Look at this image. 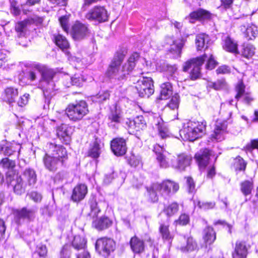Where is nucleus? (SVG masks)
Wrapping results in <instances>:
<instances>
[{"label": "nucleus", "mask_w": 258, "mask_h": 258, "mask_svg": "<svg viewBox=\"0 0 258 258\" xmlns=\"http://www.w3.org/2000/svg\"><path fill=\"white\" fill-rule=\"evenodd\" d=\"M189 221V216L185 214H182L179 217L176 222L181 225H185L188 223Z\"/></svg>", "instance_id": "56"}, {"label": "nucleus", "mask_w": 258, "mask_h": 258, "mask_svg": "<svg viewBox=\"0 0 258 258\" xmlns=\"http://www.w3.org/2000/svg\"><path fill=\"white\" fill-rule=\"evenodd\" d=\"M110 94L108 91L99 92L94 97V101L99 103H102L103 101L109 99Z\"/></svg>", "instance_id": "47"}, {"label": "nucleus", "mask_w": 258, "mask_h": 258, "mask_svg": "<svg viewBox=\"0 0 258 258\" xmlns=\"http://www.w3.org/2000/svg\"><path fill=\"white\" fill-rule=\"evenodd\" d=\"M109 119L112 121L116 123L120 122L121 117L119 112L116 110L112 111L110 115L109 116Z\"/></svg>", "instance_id": "58"}, {"label": "nucleus", "mask_w": 258, "mask_h": 258, "mask_svg": "<svg viewBox=\"0 0 258 258\" xmlns=\"http://www.w3.org/2000/svg\"><path fill=\"white\" fill-rule=\"evenodd\" d=\"M89 33V29L87 25L77 21L72 26L71 34L75 40L83 39Z\"/></svg>", "instance_id": "14"}, {"label": "nucleus", "mask_w": 258, "mask_h": 258, "mask_svg": "<svg viewBox=\"0 0 258 258\" xmlns=\"http://www.w3.org/2000/svg\"><path fill=\"white\" fill-rule=\"evenodd\" d=\"M136 126V131L143 130L146 126V122L143 116H138L134 119Z\"/></svg>", "instance_id": "49"}, {"label": "nucleus", "mask_w": 258, "mask_h": 258, "mask_svg": "<svg viewBox=\"0 0 258 258\" xmlns=\"http://www.w3.org/2000/svg\"><path fill=\"white\" fill-rule=\"evenodd\" d=\"M206 55V54H205ZM208 57H206L204 60H207V63L206 64V68L209 70H212L215 68L217 64V61L214 59V58L212 54L208 55Z\"/></svg>", "instance_id": "51"}, {"label": "nucleus", "mask_w": 258, "mask_h": 258, "mask_svg": "<svg viewBox=\"0 0 258 258\" xmlns=\"http://www.w3.org/2000/svg\"><path fill=\"white\" fill-rule=\"evenodd\" d=\"M43 19L36 16L28 18L23 21H21L16 24L15 30L19 33V36H21L25 33L26 30V27L28 25L35 24L36 25H40L42 23Z\"/></svg>", "instance_id": "13"}, {"label": "nucleus", "mask_w": 258, "mask_h": 258, "mask_svg": "<svg viewBox=\"0 0 258 258\" xmlns=\"http://www.w3.org/2000/svg\"><path fill=\"white\" fill-rule=\"evenodd\" d=\"M89 153L90 156L94 158H98L100 154V147L99 144L95 142Z\"/></svg>", "instance_id": "48"}, {"label": "nucleus", "mask_w": 258, "mask_h": 258, "mask_svg": "<svg viewBox=\"0 0 258 258\" xmlns=\"http://www.w3.org/2000/svg\"><path fill=\"white\" fill-rule=\"evenodd\" d=\"M227 129L225 122H217L213 134L211 137L217 141H221L224 139V136Z\"/></svg>", "instance_id": "24"}, {"label": "nucleus", "mask_w": 258, "mask_h": 258, "mask_svg": "<svg viewBox=\"0 0 258 258\" xmlns=\"http://www.w3.org/2000/svg\"><path fill=\"white\" fill-rule=\"evenodd\" d=\"M172 94V86L170 83H163L161 86V99H167Z\"/></svg>", "instance_id": "35"}, {"label": "nucleus", "mask_w": 258, "mask_h": 258, "mask_svg": "<svg viewBox=\"0 0 258 258\" xmlns=\"http://www.w3.org/2000/svg\"><path fill=\"white\" fill-rule=\"evenodd\" d=\"M210 42V38L208 35L202 33L196 36V44L198 50L207 48L208 47V43Z\"/></svg>", "instance_id": "27"}, {"label": "nucleus", "mask_w": 258, "mask_h": 258, "mask_svg": "<svg viewBox=\"0 0 258 258\" xmlns=\"http://www.w3.org/2000/svg\"><path fill=\"white\" fill-rule=\"evenodd\" d=\"M208 56L204 54L202 56L194 58L185 62L183 69L186 72L192 69L190 75L192 80L199 78L201 76V67L203 64L204 60Z\"/></svg>", "instance_id": "6"}, {"label": "nucleus", "mask_w": 258, "mask_h": 258, "mask_svg": "<svg viewBox=\"0 0 258 258\" xmlns=\"http://www.w3.org/2000/svg\"><path fill=\"white\" fill-rule=\"evenodd\" d=\"M166 43L170 45V50L177 54L181 53L185 41L183 39L174 40L171 37H167L165 39Z\"/></svg>", "instance_id": "18"}, {"label": "nucleus", "mask_w": 258, "mask_h": 258, "mask_svg": "<svg viewBox=\"0 0 258 258\" xmlns=\"http://www.w3.org/2000/svg\"><path fill=\"white\" fill-rule=\"evenodd\" d=\"M130 245L132 250L137 253H141L144 250V241L136 236L131 239Z\"/></svg>", "instance_id": "28"}, {"label": "nucleus", "mask_w": 258, "mask_h": 258, "mask_svg": "<svg viewBox=\"0 0 258 258\" xmlns=\"http://www.w3.org/2000/svg\"><path fill=\"white\" fill-rule=\"evenodd\" d=\"M168 227V225L161 224L159 228V231L163 239L169 241L172 238V236L169 231Z\"/></svg>", "instance_id": "39"}, {"label": "nucleus", "mask_w": 258, "mask_h": 258, "mask_svg": "<svg viewBox=\"0 0 258 258\" xmlns=\"http://www.w3.org/2000/svg\"><path fill=\"white\" fill-rule=\"evenodd\" d=\"M0 164L3 168L10 169L15 166V162L6 158L1 160Z\"/></svg>", "instance_id": "52"}, {"label": "nucleus", "mask_w": 258, "mask_h": 258, "mask_svg": "<svg viewBox=\"0 0 258 258\" xmlns=\"http://www.w3.org/2000/svg\"><path fill=\"white\" fill-rule=\"evenodd\" d=\"M33 68L41 73V79L40 81V85L43 90L44 96L45 98L49 99L54 94L53 93L54 85L52 79L55 74V72L52 69L41 64H35Z\"/></svg>", "instance_id": "3"}, {"label": "nucleus", "mask_w": 258, "mask_h": 258, "mask_svg": "<svg viewBox=\"0 0 258 258\" xmlns=\"http://www.w3.org/2000/svg\"><path fill=\"white\" fill-rule=\"evenodd\" d=\"M153 188L166 199L175 194L179 189V185L173 181L166 180L161 183L153 184Z\"/></svg>", "instance_id": "9"}, {"label": "nucleus", "mask_w": 258, "mask_h": 258, "mask_svg": "<svg viewBox=\"0 0 258 258\" xmlns=\"http://www.w3.org/2000/svg\"><path fill=\"white\" fill-rule=\"evenodd\" d=\"M72 84L76 86H81L82 85L83 80L79 75H75L71 78Z\"/></svg>", "instance_id": "61"}, {"label": "nucleus", "mask_w": 258, "mask_h": 258, "mask_svg": "<svg viewBox=\"0 0 258 258\" xmlns=\"http://www.w3.org/2000/svg\"><path fill=\"white\" fill-rule=\"evenodd\" d=\"M124 56L125 54L123 51H118L115 54L107 71V74L109 77L118 80L125 79L135 67L136 62L140 55L137 52L133 53L127 62L121 66Z\"/></svg>", "instance_id": "1"}, {"label": "nucleus", "mask_w": 258, "mask_h": 258, "mask_svg": "<svg viewBox=\"0 0 258 258\" xmlns=\"http://www.w3.org/2000/svg\"><path fill=\"white\" fill-rule=\"evenodd\" d=\"M60 25L62 29L66 32L69 31L68 17L66 16H62L59 19Z\"/></svg>", "instance_id": "55"}, {"label": "nucleus", "mask_w": 258, "mask_h": 258, "mask_svg": "<svg viewBox=\"0 0 258 258\" xmlns=\"http://www.w3.org/2000/svg\"><path fill=\"white\" fill-rule=\"evenodd\" d=\"M204 238L205 241L209 244H212L216 239V234L213 228L208 227L204 230Z\"/></svg>", "instance_id": "37"}, {"label": "nucleus", "mask_w": 258, "mask_h": 258, "mask_svg": "<svg viewBox=\"0 0 258 258\" xmlns=\"http://www.w3.org/2000/svg\"><path fill=\"white\" fill-rule=\"evenodd\" d=\"M158 128L159 136L161 139H165L169 137L170 134L168 130L165 125L159 124Z\"/></svg>", "instance_id": "50"}, {"label": "nucleus", "mask_w": 258, "mask_h": 258, "mask_svg": "<svg viewBox=\"0 0 258 258\" xmlns=\"http://www.w3.org/2000/svg\"><path fill=\"white\" fill-rule=\"evenodd\" d=\"M136 87L142 97L148 98L154 92L153 81L151 77H142L138 81Z\"/></svg>", "instance_id": "10"}, {"label": "nucleus", "mask_w": 258, "mask_h": 258, "mask_svg": "<svg viewBox=\"0 0 258 258\" xmlns=\"http://www.w3.org/2000/svg\"><path fill=\"white\" fill-rule=\"evenodd\" d=\"M246 166V163L240 157L236 158L234 160V167L236 171H244Z\"/></svg>", "instance_id": "42"}, {"label": "nucleus", "mask_w": 258, "mask_h": 258, "mask_svg": "<svg viewBox=\"0 0 258 258\" xmlns=\"http://www.w3.org/2000/svg\"><path fill=\"white\" fill-rule=\"evenodd\" d=\"M211 13L208 11L200 9L191 12L187 18L190 23H194L196 20L210 19L211 18Z\"/></svg>", "instance_id": "20"}, {"label": "nucleus", "mask_w": 258, "mask_h": 258, "mask_svg": "<svg viewBox=\"0 0 258 258\" xmlns=\"http://www.w3.org/2000/svg\"><path fill=\"white\" fill-rule=\"evenodd\" d=\"M178 210V205L176 203H173L165 208L163 212L168 216L170 217L176 213Z\"/></svg>", "instance_id": "40"}, {"label": "nucleus", "mask_w": 258, "mask_h": 258, "mask_svg": "<svg viewBox=\"0 0 258 258\" xmlns=\"http://www.w3.org/2000/svg\"><path fill=\"white\" fill-rule=\"evenodd\" d=\"M186 184L188 192L193 193L195 191V183L191 177H186Z\"/></svg>", "instance_id": "57"}, {"label": "nucleus", "mask_w": 258, "mask_h": 258, "mask_svg": "<svg viewBox=\"0 0 258 258\" xmlns=\"http://www.w3.org/2000/svg\"><path fill=\"white\" fill-rule=\"evenodd\" d=\"M245 85L242 82L240 81L237 83L235 87V91L237 93L235 98L238 100L241 97H243L244 101L246 103H249L252 100V99L249 94L245 92Z\"/></svg>", "instance_id": "25"}, {"label": "nucleus", "mask_w": 258, "mask_h": 258, "mask_svg": "<svg viewBox=\"0 0 258 258\" xmlns=\"http://www.w3.org/2000/svg\"><path fill=\"white\" fill-rule=\"evenodd\" d=\"M6 180L8 184L13 187L15 194L21 195L25 192L27 183L24 182L21 176L13 171H9L7 173Z\"/></svg>", "instance_id": "7"}, {"label": "nucleus", "mask_w": 258, "mask_h": 258, "mask_svg": "<svg viewBox=\"0 0 258 258\" xmlns=\"http://www.w3.org/2000/svg\"><path fill=\"white\" fill-rule=\"evenodd\" d=\"M197 205L200 209L206 210L214 208V207L215 206V203L212 202H201L200 201H198Z\"/></svg>", "instance_id": "53"}, {"label": "nucleus", "mask_w": 258, "mask_h": 258, "mask_svg": "<svg viewBox=\"0 0 258 258\" xmlns=\"http://www.w3.org/2000/svg\"><path fill=\"white\" fill-rule=\"evenodd\" d=\"M254 149H258V139L251 140L250 143L246 146V149L248 151L251 152Z\"/></svg>", "instance_id": "63"}, {"label": "nucleus", "mask_w": 258, "mask_h": 258, "mask_svg": "<svg viewBox=\"0 0 258 258\" xmlns=\"http://www.w3.org/2000/svg\"><path fill=\"white\" fill-rule=\"evenodd\" d=\"M126 127H127L130 133H134L136 131V126L134 120L127 119L125 121Z\"/></svg>", "instance_id": "59"}, {"label": "nucleus", "mask_w": 258, "mask_h": 258, "mask_svg": "<svg viewBox=\"0 0 258 258\" xmlns=\"http://www.w3.org/2000/svg\"><path fill=\"white\" fill-rule=\"evenodd\" d=\"M179 103V96L176 93L172 96L169 102L167 104V106L172 110L178 108Z\"/></svg>", "instance_id": "43"}, {"label": "nucleus", "mask_w": 258, "mask_h": 258, "mask_svg": "<svg viewBox=\"0 0 258 258\" xmlns=\"http://www.w3.org/2000/svg\"><path fill=\"white\" fill-rule=\"evenodd\" d=\"M55 43L61 49H67L69 47V43L67 39L63 36L58 34L54 36Z\"/></svg>", "instance_id": "38"}, {"label": "nucleus", "mask_w": 258, "mask_h": 258, "mask_svg": "<svg viewBox=\"0 0 258 258\" xmlns=\"http://www.w3.org/2000/svg\"><path fill=\"white\" fill-rule=\"evenodd\" d=\"M11 12L15 16H18L20 14V9L17 6V3L15 2L11 3Z\"/></svg>", "instance_id": "64"}, {"label": "nucleus", "mask_w": 258, "mask_h": 258, "mask_svg": "<svg viewBox=\"0 0 258 258\" xmlns=\"http://www.w3.org/2000/svg\"><path fill=\"white\" fill-rule=\"evenodd\" d=\"M147 190L151 201L153 202H155L157 201L158 198L157 193L158 192V190L154 189L153 184L150 188H149Z\"/></svg>", "instance_id": "54"}, {"label": "nucleus", "mask_w": 258, "mask_h": 258, "mask_svg": "<svg viewBox=\"0 0 258 258\" xmlns=\"http://www.w3.org/2000/svg\"><path fill=\"white\" fill-rule=\"evenodd\" d=\"M18 95V92L17 89L12 87H9L5 90L3 98L5 101L11 104L15 102Z\"/></svg>", "instance_id": "29"}, {"label": "nucleus", "mask_w": 258, "mask_h": 258, "mask_svg": "<svg viewBox=\"0 0 258 258\" xmlns=\"http://www.w3.org/2000/svg\"><path fill=\"white\" fill-rule=\"evenodd\" d=\"M240 29L247 40L254 39L258 34L257 27L253 25L244 24L240 26Z\"/></svg>", "instance_id": "19"}, {"label": "nucleus", "mask_w": 258, "mask_h": 258, "mask_svg": "<svg viewBox=\"0 0 258 258\" xmlns=\"http://www.w3.org/2000/svg\"><path fill=\"white\" fill-rule=\"evenodd\" d=\"M23 176L29 186L34 185L36 182L37 175L34 170L32 168L25 169L23 171Z\"/></svg>", "instance_id": "26"}, {"label": "nucleus", "mask_w": 258, "mask_h": 258, "mask_svg": "<svg viewBox=\"0 0 258 258\" xmlns=\"http://www.w3.org/2000/svg\"><path fill=\"white\" fill-rule=\"evenodd\" d=\"M112 224V221L106 217H101L93 223L95 228L100 230L108 228Z\"/></svg>", "instance_id": "31"}, {"label": "nucleus", "mask_w": 258, "mask_h": 258, "mask_svg": "<svg viewBox=\"0 0 258 258\" xmlns=\"http://www.w3.org/2000/svg\"><path fill=\"white\" fill-rule=\"evenodd\" d=\"M206 122L205 121H189L184 129L181 131L184 138L190 141H194L202 137L205 134Z\"/></svg>", "instance_id": "4"}, {"label": "nucleus", "mask_w": 258, "mask_h": 258, "mask_svg": "<svg viewBox=\"0 0 258 258\" xmlns=\"http://www.w3.org/2000/svg\"><path fill=\"white\" fill-rule=\"evenodd\" d=\"M254 47L251 45L244 46L242 51V55L247 58L251 57L254 54Z\"/></svg>", "instance_id": "46"}, {"label": "nucleus", "mask_w": 258, "mask_h": 258, "mask_svg": "<svg viewBox=\"0 0 258 258\" xmlns=\"http://www.w3.org/2000/svg\"><path fill=\"white\" fill-rule=\"evenodd\" d=\"M253 188V183L250 180H244L240 183V190L246 197L251 194Z\"/></svg>", "instance_id": "36"}, {"label": "nucleus", "mask_w": 258, "mask_h": 258, "mask_svg": "<svg viewBox=\"0 0 258 258\" xmlns=\"http://www.w3.org/2000/svg\"><path fill=\"white\" fill-rule=\"evenodd\" d=\"M87 187L85 184H80L76 186L73 191L72 199L78 202L84 199L87 193Z\"/></svg>", "instance_id": "22"}, {"label": "nucleus", "mask_w": 258, "mask_h": 258, "mask_svg": "<svg viewBox=\"0 0 258 258\" xmlns=\"http://www.w3.org/2000/svg\"><path fill=\"white\" fill-rule=\"evenodd\" d=\"M35 211L33 209L23 207L20 209L13 210L14 219L17 224H20L24 220H32L35 217Z\"/></svg>", "instance_id": "12"}, {"label": "nucleus", "mask_w": 258, "mask_h": 258, "mask_svg": "<svg viewBox=\"0 0 258 258\" xmlns=\"http://www.w3.org/2000/svg\"><path fill=\"white\" fill-rule=\"evenodd\" d=\"M115 247V242L110 238H102L98 239L96 242V250L104 256H108L114 251Z\"/></svg>", "instance_id": "11"}, {"label": "nucleus", "mask_w": 258, "mask_h": 258, "mask_svg": "<svg viewBox=\"0 0 258 258\" xmlns=\"http://www.w3.org/2000/svg\"><path fill=\"white\" fill-rule=\"evenodd\" d=\"M73 131L72 126L66 124H62L59 126L56 130L57 137L64 144H68L70 141V137Z\"/></svg>", "instance_id": "17"}, {"label": "nucleus", "mask_w": 258, "mask_h": 258, "mask_svg": "<svg viewBox=\"0 0 258 258\" xmlns=\"http://www.w3.org/2000/svg\"><path fill=\"white\" fill-rule=\"evenodd\" d=\"M248 247L243 241H237L235 244L233 258H246Z\"/></svg>", "instance_id": "21"}, {"label": "nucleus", "mask_w": 258, "mask_h": 258, "mask_svg": "<svg viewBox=\"0 0 258 258\" xmlns=\"http://www.w3.org/2000/svg\"><path fill=\"white\" fill-rule=\"evenodd\" d=\"M90 212L89 216L92 218L97 217L100 212V209L97 206V203L95 200H92L90 203Z\"/></svg>", "instance_id": "41"}, {"label": "nucleus", "mask_w": 258, "mask_h": 258, "mask_svg": "<svg viewBox=\"0 0 258 258\" xmlns=\"http://www.w3.org/2000/svg\"><path fill=\"white\" fill-rule=\"evenodd\" d=\"M47 147V152L43 158V162L47 170L55 172L67 158V152L62 146L52 143H48Z\"/></svg>", "instance_id": "2"}, {"label": "nucleus", "mask_w": 258, "mask_h": 258, "mask_svg": "<svg viewBox=\"0 0 258 258\" xmlns=\"http://www.w3.org/2000/svg\"><path fill=\"white\" fill-rule=\"evenodd\" d=\"M88 112V104L84 100L70 103L66 109L67 116L74 121L81 120Z\"/></svg>", "instance_id": "5"}, {"label": "nucleus", "mask_w": 258, "mask_h": 258, "mask_svg": "<svg viewBox=\"0 0 258 258\" xmlns=\"http://www.w3.org/2000/svg\"><path fill=\"white\" fill-rule=\"evenodd\" d=\"M26 78L30 82H33L37 79L36 73L35 70H29L25 74Z\"/></svg>", "instance_id": "60"}, {"label": "nucleus", "mask_w": 258, "mask_h": 258, "mask_svg": "<svg viewBox=\"0 0 258 258\" xmlns=\"http://www.w3.org/2000/svg\"><path fill=\"white\" fill-rule=\"evenodd\" d=\"M87 240L85 237L76 235L72 242L73 247L78 250H84L86 248Z\"/></svg>", "instance_id": "32"}, {"label": "nucleus", "mask_w": 258, "mask_h": 258, "mask_svg": "<svg viewBox=\"0 0 258 258\" xmlns=\"http://www.w3.org/2000/svg\"><path fill=\"white\" fill-rule=\"evenodd\" d=\"M210 153L209 150L205 149L195 155V158L200 168H204L208 164Z\"/></svg>", "instance_id": "23"}, {"label": "nucleus", "mask_w": 258, "mask_h": 258, "mask_svg": "<svg viewBox=\"0 0 258 258\" xmlns=\"http://www.w3.org/2000/svg\"><path fill=\"white\" fill-rule=\"evenodd\" d=\"M85 18L89 21L101 23L108 21L109 14L104 7L96 6L87 12Z\"/></svg>", "instance_id": "8"}, {"label": "nucleus", "mask_w": 258, "mask_h": 258, "mask_svg": "<svg viewBox=\"0 0 258 258\" xmlns=\"http://www.w3.org/2000/svg\"><path fill=\"white\" fill-rule=\"evenodd\" d=\"M171 158H173V156H172L170 154L165 155L163 153H159V155L156 156V159L160 167L165 168L169 167V161L170 160L171 161Z\"/></svg>", "instance_id": "34"}, {"label": "nucleus", "mask_w": 258, "mask_h": 258, "mask_svg": "<svg viewBox=\"0 0 258 258\" xmlns=\"http://www.w3.org/2000/svg\"><path fill=\"white\" fill-rule=\"evenodd\" d=\"M223 48L225 50L234 53H238L237 44L230 37H227L224 40Z\"/></svg>", "instance_id": "33"}, {"label": "nucleus", "mask_w": 258, "mask_h": 258, "mask_svg": "<svg viewBox=\"0 0 258 258\" xmlns=\"http://www.w3.org/2000/svg\"><path fill=\"white\" fill-rule=\"evenodd\" d=\"M197 247V245L192 238L189 237L187 239L186 246L181 248L183 251H193Z\"/></svg>", "instance_id": "44"}, {"label": "nucleus", "mask_w": 258, "mask_h": 258, "mask_svg": "<svg viewBox=\"0 0 258 258\" xmlns=\"http://www.w3.org/2000/svg\"><path fill=\"white\" fill-rule=\"evenodd\" d=\"M208 86L215 90H220L224 88L226 86V83L225 80L222 79L218 80L215 82H210L208 83Z\"/></svg>", "instance_id": "45"}, {"label": "nucleus", "mask_w": 258, "mask_h": 258, "mask_svg": "<svg viewBox=\"0 0 258 258\" xmlns=\"http://www.w3.org/2000/svg\"><path fill=\"white\" fill-rule=\"evenodd\" d=\"M191 158L185 154H180L171 159V166L177 170H184L190 165Z\"/></svg>", "instance_id": "15"}, {"label": "nucleus", "mask_w": 258, "mask_h": 258, "mask_svg": "<svg viewBox=\"0 0 258 258\" xmlns=\"http://www.w3.org/2000/svg\"><path fill=\"white\" fill-rule=\"evenodd\" d=\"M20 145L15 143L7 144L0 148V153L6 156H10L13 153L20 150Z\"/></svg>", "instance_id": "30"}, {"label": "nucleus", "mask_w": 258, "mask_h": 258, "mask_svg": "<svg viewBox=\"0 0 258 258\" xmlns=\"http://www.w3.org/2000/svg\"><path fill=\"white\" fill-rule=\"evenodd\" d=\"M29 94H25L22 96H21L19 100L18 101V104L19 106L23 107L26 105L29 100Z\"/></svg>", "instance_id": "62"}, {"label": "nucleus", "mask_w": 258, "mask_h": 258, "mask_svg": "<svg viewBox=\"0 0 258 258\" xmlns=\"http://www.w3.org/2000/svg\"><path fill=\"white\" fill-rule=\"evenodd\" d=\"M110 146L112 151L117 156L124 155L127 150L126 142L123 138H117L113 139Z\"/></svg>", "instance_id": "16"}]
</instances>
